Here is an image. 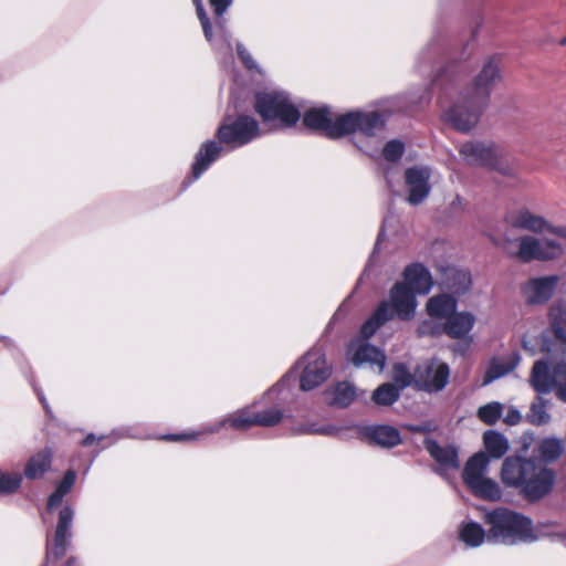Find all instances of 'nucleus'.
Segmentation results:
<instances>
[{"mask_svg": "<svg viewBox=\"0 0 566 566\" xmlns=\"http://www.w3.org/2000/svg\"><path fill=\"white\" fill-rule=\"evenodd\" d=\"M403 144L399 140H390L386 144L382 155L388 161H397L403 154Z\"/></svg>", "mask_w": 566, "mask_h": 566, "instance_id": "obj_40", "label": "nucleus"}, {"mask_svg": "<svg viewBox=\"0 0 566 566\" xmlns=\"http://www.w3.org/2000/svg\"><path fill=\"white\" fill-rule=\"evenodd\" d=\"M74 511L70 506H65L60 511L59 522L54 535V545L48 556L53 555L55 558L62 557L66 552L67 531L71 526Z\"/></svg>", "mask_w": 566, "mask_h": 566, "instance_id": "obj_20", "label": "nucleus"}, {"mask_svg": "<svg viewBox=\"0 0 566 566\" xmlns=\"http://www.w3.org/2000/svg\"><path fill=\"white\" fill-rule=\"evenodd\" d=\"M489 526L488 542L513 545L517 542H533L537 539L532 521L505 507L489 511L484 515Z\"/></svg>", "mask_w": 566, "mask_h": 566, "instance_id": "obj_4", "label": "nucleus"}, {"mask_svg": "<svg viewBox=\"0 0 566 566\" xmlns=\"http://www.w3.org/2000/svg\"><path fill=\"white\" fill-rule=\"evenodd\" d=\"M97 438L94 436V434H88L86 436V438L83 440V446L85 447H88L91 446Z\"/></svg>", "mask_w": 566, "mask_h": 566, "instance_id": "obj_51", "label": "nucleus"}, {"mask_svg": "<svg viewBox=\"0 0 566 566\" xmlns=\"http://www.w3.org/2000/svg\"><path fill=\"white\" fill-rule=\"evenodd\" d=\"M64 496L65 495L63 493H61L60 491H57L55 489V491L50 495V497L48 500L46 509L49 511H52L53 509L59 506L62 503Z\"/></svg>", "mask_w": 566, "mask_h": 566, "instance_id": "obj_48", "label": "nucleus"}, {"mask_svg": "<svg viewBox=\"0 0 566 566\" xmlns=\"http://www.w3.org/2000/svg\"><path fill=\"white\" fill-rule=\"evenodd\" d=\"M490 460L483 452L474 454L465 464L463 480L475 495L484 500L497 501L502 492L499 484L485 475Z\"/></svg>", "mask_w": 566, "mask_h": 566, "instance_id": "obj_6", "label": "nucleus"}, {"mask_svg": "<svg viewBox=\"0 0 566 566\" xmlns=\"http://www.w3.org/2000/svg\"><path fill=\"white\" fill-rule=\"evenodd\" d=\"M500 80L497 62L491 57L482 66L474 80L473 86L467 93L474 97L476 105H486L491 88Z\"/></svg>", "mask_w": 566, "mask_h": 566, "instance_id": "obj_15", "label": "nucleus"}, {"mask_svg": "<svg viewBox=\"0 0 566 566\" xmlns=\"http://www.w3.org/2000/svg\"><path fill=\"white\" fill-rule=\"evenodd\" d=\"M356 397L355 387L348 381L337 382L326 392V400L331 405L346 407L353 402Z\"/></svg>", "mask_w": 566, "mask_h": 566, "instance_id": "obj_28", "label": "nucleus"}, {"mask_svg": "<svg viewBox=\"0 0 566 566\" xmlns=\"http://www.w3.org/2000/svg\"><path fill=\"white\" fill-rule=\"evenodd\" d=\"M392 379L395 380L399 389L405 388L411 385L412 382L415 384V375L411 376L406 369V367L401 364H397L394 366Z\"/></svg>", "mask_w": 566, "mask_h": 566, "instance_id": "obj_39", "label": "nucleus"}, {"mask_svg": "<svg viewBox=\"0 0 566 566\" xmlns=\"http://www.w3.org/2000/svg\"><path fill=\"white\" fill-rule=\"evenodd\" d=\"M457 298L447 293L431 296L426 303V312L431 318L443 319L444 322L457 312Z\"/></svg>", "mask_w": 566, "mask_h": 566, "instance_id": "obj_19", "label": "nucleus"}, {"mask_svg": "<svg viewBox=\"0 0 566 566\" xmlns=\"http://www.w3.org/2000/svg\"><path fill=\"white\" fill-rule=\"evenodd\" d=\"M227 426H230L235 430H247L253 426H256L255 413H251L249 409L239 410L232 415H229L223 420L209 428L206 432L213 433Z\"/></svg>", "mask_w": 566, "mask_h": 566, "instance_id": "obj_23", "label": "nucleus"}, {"mask_svg": "<svg viewBox=\"0 0 566 566\" xmlns=\"http://www.w3.org/2000/svg\"><path fill=\"white\" fill-rule=\"evenodd\" d=\"M426 449L439 463L442 470H455L459 468L458 453L451 446L441 447L434 441L427 440Z\"/></svg>", "mask_w": 566, "mask_h": 566, "instance_id": "obj_21", "label": "nucleus"}, {"mask_svg": "<svg viewBox=\"0 0 566 566\" xmlns=\"http://www.w3.org/2000/svg\"><path fill=\"white\" fill-rule=\"evenodd\" d=\"M471 275L468 271L450 269L443 281V287L453 296L465 294L471 287Z\"/></svg>", "mask_w": 566, "mask_h": 566, "instance_id": "obj_24", "label": "nucleus"}, {"mask_svg": "<svg viewBox=\"0 0 566 566\" xmlns=\"http://www.w3.org/2000/svg\"><path fill=\"white\" fill-rule=\"evenodd\" d=\"M442 331V326H439L437 323L426 319L419 324L418 334L421 336L424 335H437Z\"/></svg>", "mask_w": 566, "mask_h": 566, "instance_id": "obj_43", "label": "nucleus"}, {"mask_svg": "<svg viewBox=\"0 0 566 566\" xmlns=\"http://www.w3.org/2000/svg\"><path fill=\"white\" fill-rule=\"evenodd\" d=\"M559 44L566 46V36L559 41Z\"/></svg>", "mask_w": 566, "mask_h": 566, "instance_id": "obj_53", "label": "nucleus"}, {"mask_svg": "<svg viewBox=\"0 0 566 566\" xmlns=\"http://www.w3.org/2000/svg\"><path fill=\"white\" fill-rule=\"evenodd\" d=\"M449 209L453 214L460 213L465 209V202L459 195H454L449 202Z\"/></svg>", "mask_w": 566, "mask_h": 566, "instance_id": "obj_46", "label": "nucleus"}, {"mask_svg": "<svg viewBox=\"0 0 566 566\" xmlns=\"http://www.w3.org/2000/svg\"><path fill=\"white\" fill-rule=\"evenodd\" d=\"M483 442L486 451L494 459L502 458L510 448L507 439L495 431H486L483 436Z\"/></svg>", "mask_w": 566, "mask_h": 566, "instance_id": "obj_32", "label": "nucleus"}, {"mask_svg": "<svg viewBox=\"0 0 566 566\" xmlns=\"http://www.w3.org/2000/svg\"><path fill=\"white\" fill-rule=\"evenodd\" d=\"M448 379L449 367L440 361L426 363L415 374V385L429 392L443 389Z\"/></svg>", "mask_w": 566, "mask_h": 566, "instance_id": "obj_13", "label": "nucleus"}, {"mask_svg": "<svg viewBox=\"0 0 566 566\" xmlns=\"http://www.w3.org/2000/svg\"><path fill=\"white\" fill-rule=\"evenodd\" d=\"M255 109L264 122H277L282 127L293 126L301 116L289 95L281 91L259 93L255 96Z\"/></svg>", "mask_w": 566, "mask_h": 566, "instance_id": "obj_5", "label": "nucleus"}, {"mask_svg": "<svg viewBox=\"0 0 566 566\" xmlns=\"http://www.w3.org/2000/svg\"><path fill=\"white\" fill-rule=\"evenodd\" d=\"M238 55L240 56L241 61L244 63V65L252 70L255 67V63L251 56V54L241 45L238 44Z\"/></svg>", "mask_w": 566, "mask_h": 566, "instance_id": "obj_47", "label": "nucleus"}, {"mask_svg": "<svg viewBox=\"0 0 566 566\" xmlns=\"http://www.w3.org/2000/svg\"><path fill=\"white\" fill-rule=\"evenodd\" d=\"M75 479H76L75 472L72 471V470H69L65 473L62 482L56 486V490L65 495L72 489V486H73V484L75 482Z\"/></svg>", "mask_w": 566, "mask_h": 566, "instance_id": "obj_44", "label": "nucleus"}, {"mask_svg": "<svg viewBox=\"0 0 566 566\" xmlns=\"http://www.w3.org/2000/svg\"><path fill=\"white\" fill-rule=\"evenodd\" d=\"M199 436V433H187V434H179V436H168L166 437L167 440L170 441H181V440H190L196 439Z\"/></svg>", "mask_w": 566, "mask_h": 566, "instance_id": "obj_50", "label": "nucleus"}, {"mask_svg": "<svg viewBox=\"0 0 566 566\" xmlns=\"http://www.w3.org/2000/svg\"><path fill=\"white\" fill-rule=\"evenodd\" d=\"M460 155L468 165L501 169L504 153L493 144L470 142L461 146Z\"/></svg>", "mask_w": 566, "mask_h": 566, "instance_id": "obj_10", "label": "nucleus"}, {"mask_svg": "<svg viewBox=\"0 0 566 566\" xmlns=\"http://www.w3.org/2000/svg\"><path fill=\"white\" fill-rule=\"evenodd\" d=\"M399 397V388L394 384H384L373 394V400L377 405L389 406Z\"/></svg>", "mask_w": 566, "mask_h": 566, "instance_id": "obj_35", "label": "nucleus"}, {"mask_svg": "<svg viewBox=\"0 0 566 566\" xmlns=\"http://www.w3.org/2000/svg\"><path fill=\"white\" fill-rule=\"evenodd\" d=\"M52 462V452L44 449L29 459L24 468V475L29 480L40 479L50 469Z\"/></svg>", "mask_w": 566, "mask_h": 566, "instance_id": "obj_27", "label": "nucleus"}, {"mask_svg": "<svg viewBox=\"0 0 566 566\" xmlns=\"http://www.w3.org/2000/svg\"><path fill=\"white\" fill-rule=\"evenodd\" d=\"M552 401L537 396L531 405L527 413V421L534 426H545L551 422L549 410L552 408Z\"/></svg>", "mask_w": 566, "mask_h": 566, "instance_id": "obj_29", "label": "nucleus"}, {"mask_svg": "<svg viewBox=\"0 0 566 566\" xmlns=\"http://www.w3.org/2000/svg\"><path fill=\"white\" fill-rule=\"evenodd\" d=\"M259 134V124L254 118L240 116L232 124H222L217 135L221 143L239 147L250 143Z\"/></svg>", "mask_w": 566, "mask_h": 566, "instance_id": "obj_9", "label": "nucleus"}, {"mask_svg": "<svg viewBox=\"0 0 566 566\" xmlns=\"http://www.w3.org/2000/svg\"><path fill=\"white\" fill-rule=\"evenodd\" d=\"M501 478L505 485L520 488L525 497L535 501L552 490L555 476L551 469L536 460L510 457L502 464Z\"/></svg>", "mask_w": 566, "mask_h": 566, "instance_id": "obj_3", "label": "nucleus"}, {"mask_svg": "<svg viewBox=\"0 0 566 566\" xmlns=\"http://www.w3.org/2000/svg\"><path fill=\"white\" fill-rule=\"evenodd\" d=\"M461 541L470 547H478L488 541V532L475 522L463 523L459 530Z\"/></svg>", "mask_w": 566, "mask_h": 566, "instance_id": "obj_30", "label": "nucleus"}, {"mask_svg": "<svg viewBox=\"0 0 566 566\" xmlns=\"http://www.w3.org/2000/svg\"><path fill=\"white\" fill-rule=\"evenodd\" d=\"M558 276L549 275L528 280L524 286L526 301L533 305L545 304L554 294Z\"/></svg>", "mask_w": 566, "mask_h": 566, "instance_id": "obj_16", "label": "nucleus"}, {"mask_svg": "<svg viewBox=\"0 0 566 566\" xmlns=\"http://www.w3.org/2000/svg\"><path fill=\"white\" fill-rule=\"evenodd\" d=\"M502 413V405L499 402H491L485 406H482L478 410L479 418L488 423L493 424L500 418Z\"/></svg>", "mask_w": 566, "mask_h": 566, "instance_id": "obj_37", "label": "nucleus"}, {"mask_svg": "<svg viewBox=\"0 0 566 566\" xmlns=\"http://www.w3.org/2000/svg\"><path fill=\"white\" fill-rule=\"evenodd\" d=\"M220 151L221 147L214 142L205 143L197 153L196 160L192 165L193 178H199L200 175L218 158Z\"/></svg>", "mask_w": 566, "mask_h": 566, "instance_id": "obj_26", "label": "nucleus"}, {"mask_svg": "<svg viewBox=\"0 0 566 566\" xmlns=\"http://www.w3.org/2000/svg\"><path fill=\"white\" fill-rule=\"evenodd\" d=\"M232 0H210V4L218 18H220L226 12Z\"/></svg>", "mask_w": 566, "mask_h": 566, "instance_id": "obj_45", "label": "nucleus"}, {"mask_svg": "<svg viewBox=\"0 0 566 566\" xmlns=\"http://www.w3.org/2000/svg\"><path fill=\"white\" fill-rule=\"evenodd\" d=\"M432 284L431 274L424 266L411 264L403 270L402 281L391 286L388 300L380 305L386 306V314H389L390 319L397 317L410 321L415 317L418 307L416 296L429 293Z\"/></svg>", "mask_w": 566, "mask_h": 566, "instance_id": "obj_2", "label": "nucleus"}, {"mask_svg": "<svg viewBox=\"0 0 566 566\" xmlns=\"http://www.w3.org/2000/svg\"><path fill=\"white\" fill-rule=\"evenodd\" d=\"M283 415L280 409L271 408L266 411L255 413V424L262 427H271L277 424Z\"/></svg>", "mask_w": 566, "mask_h": 566, "instance_id": "obj_38", "label": "nucleus"}, {"mask_svg": "<svg viewBox=\"0 0 566 566\" xmlns=\"http://www.w3.org/2000/svg\"><path fill=\"white\" fill-rule=\"evenodd\" d=\"M300 374V388L312 390L322 385L332 374L325 354L321 349L308 350L297 363Z\"/></svg>", "mask_w": 566, "mask_h": 566, "instance_id": "obj_8", "label": "nucleus"}, {"mask_svg": "<svg viewBox=\"0 0 566 566\" xmlns=\"http://www.w3.org/2000/svg\"><path fill=\"white\" fill-rule=\"evenodd\" d=\"M484 106L476 105L474 97L467 93L462 101L455 103L444 113V120L455 129L467 132L476 124L480 111Z\"/></svg>", "mask_w": 566, "mask_h": 566, "instance_id": "obj_12", "label": "nucleus"}, {"mask_svg": "<svg viewBox=\"0 0 566 566\" xmlns=\"http://www.w3.org/2000/svg\"><path fill=\"white\" fill-rule=\"evenodd\" d=\"M535 260L549 261L559 258L566 251V242L552 233L536 235Z\"/></svg>", "mask_w": 566, "mask_h": 566, "instance_id": "obj_18", "label": "nucleus"}, {"mask_svg": "<svg viewBox=\"0 0 566 566\" xmlns=\"http://www.w3.org/2000/svg\"><path fill=\"white\" fill-rule=\"evenodd\" d=\"M334 428L329 426H317V424H305L302 426L300 429H297V432L300 433H306V434H324V436H331L334 432Z\"/></svg>", "mask_w": 566, "mask_h": 566, "instance_id": "obj_42", "label": "nucleus"}, {"mask_svg": "<svg viewBox=\"0 0 566 566\" xmlns=\"http://www.w3.org/2000/svg\"><path fill=\"white\" fill-rule=\"evenodd\" d=\"M333 123V112L328 107H314L308 109L303 117V124L315 130H322L328 136V129Z\"/></svg>", "mask_w": 566, "mask_h": 566, "instance_id": "obj_25", "label": "nucleus"}, {"mask_svg": "<svg viewBox=\"0 0 566 566\" xmlns=\"http://www.w3.org/2000/svg\"><path fill=\"white\" fill-rule=\"evenodd\" d=\"M347 357L356 367L368 365L376 367L379 373L382 371L386 364L384 353L361 338L352 340L347 349Z\"/></svg>", "mask_w": 566, "mask_h": 566, "instance_id": "obj_14", "label": "nucleus"}, {"mask_svg": "<svg viewBox=\"0 0 566 566\" xmlns=\"http://www.w3.org/2000/svg\"><path fill=\"white\" fill-rule=\"evenodd\" d=\"M476 322L472 312H454L442 325V332L454 339H464L469 336Z\"/></svg>", "mask_w": 566, "mask_h": 566, "instance_id": "obj_17", "label": "nucleus"}, {"mask_svg": "<svg viewBox=\"0 0 566 566\" xmlns=\"http://www.w3.org/2000/svg\"><path fill=\"white\" fill-rule=\"evenodd\" d=\"M384 127V120L376 112H352L343 115L333 113V123L328 129V137L338 138L355 132L366 136H375Z\"/></svg>", "mask_w": 566, "mask_h": 566, "instance_id": "obj_7", "label": "nucleus"}, {"mask_svg": "<svg viewBox=\"0 0 566 566\" xmlns=\"http://www.w3.org/2000/svg\"><path fill=\"white\" fill-rule=\"evenodd\" d=\"M552 233L566 242V228H555L543 217L523 210L511 217L507 229L493 243L510 258L521 262L535 260L536 234Z\"/></svg>", "mask_w": 566, "mask_h": 566, "instance_id": "obj_1", "label": "nucleus"}, {"mask_svg": "<svg viewBox=\"0 0 566 566\" xmlns=\"http://www.w3.org/2000/svg\"><path fill=\"white\" fill-rule=\"evenodd\" d=\"M536 451L544 462L549 463L556 461L562 455L564 444L558 438H545L537 443Z\"/></svg>", "mask_w": 566, "mask_h": 566, "instance_id": "obj_31", "label": "nucleus"}, {"mask_svg": "<svg viewBox=\"0 0 566 566\" xmlns=\"http://www.w3.org/2000/svg\"><path fill=\"white\" fill-rule=\"evenodd\" d=\"M517 364L518 358L516 356L511 357L509 360L494 359L484 376L483 384H490L491 381L505 376L512 371L517 366Z\"/></svg>", "mask_w": 566, "mask_h": 566, "instance_id": "obj_33", "label": "nucleus"}, {"mask_svg": "<svg viewBox=\"0 0 566 566\" xmlns=\"http://www.w3.org/2000/svg\"><path fill=\"white\" fill-rule=\"evenodd\" d=\"M217 27L220 30V32L226 36L224 25H223V22L221 20L218 21Z\"/></svg>", "mask_w": 566, "mask_h": 566, "instance_id": "obj_52", "label": "nucleus"}, {"mask_svg": "<svg viewBox=\"0 0 566 566\" xmlns=\"http://www.w3.org/2000/svg\"><path fill=\"white\" fill-rule=\"evenodd\" d=\"M521 419L522 415L516 409H509L504 417V421L511 426L517 424L521 421Z\"/></svg>", "mask_w": 566, "mask_h": 566, "instance_id": "obj_49", "label": "nucleus"}, {"mask_svg": "<svg viewBox=\"0 0 566 566\" xmlns=\"http://www.w3.org/2000/svg\"><path fill=\"white\" fill-rule=\"evenodd\" d=\"M192 2L196 6L197 15H198V19L200 20L205 36L208 41H211L212 29H211L210 22L207 18V14L205 12L202 1L201 0H192Z\"/></svg>", "mask_w": 566, "mask_h": 566, "instance_id": "obj_41", "label": "nucleus"}, {"mask_svg": "<svg viewBox=\"0 0 566 566\" xmlns=\"http://www.w3.org/2000/svg\"><path fill=\"white\" fill-rule=\"evenodd\" d=\"M365 434L370 442L382 448H392L401 442L399 431L390 426L369 427Z\"/></svg>", "mask_w": 566, "mask_h": 566, "instance_id": "obj_22", "label": "nucleus"}, {"mask_svg": "<svg viewBox=\"0 0 566 566\" xmlns=\"http://www.w3.org/2000/svg\"><path fill=\"white\" fill-rule=\"evenodd\" d=\"M432 170L428 166H413L405 171L406 200L411 206L422 203L430 193Z\"/></svg>", "mask_w": 566, "mask_h": 566, "instance_id": "obj_11", "label": "nucleus"}, {"mask_svg": "<svg viewBox=\"0 0 566 566\" xmlns=\"http://www.w3.org/2000/svg\"><path fill=\"white\" fill-rule=\"evenodd\" d=\"M389 319V314H386V306L379 305L376 312L361 326L360 336L358 338L367 342V339L371 337L376 331Z\"/></svg>", "mask_w": 566, "mask_h": 566, "instance_id": "obj_34", "label": "nucleus"}, {"mask_svg": "<svg viewBox=\"0 0 566 566\" xmlns=\"http://www.w3.org/2000/svg\"><path fill=\"white\" fill-rule=\"evenodd\" d=\"M22 475L18 472H0V495L14 493L21 485Z\"/></svg>", "mask_w": 566, "mask_h": 566, "instance_id": "obj_36", "label": "nucleus"}]
</instances>
